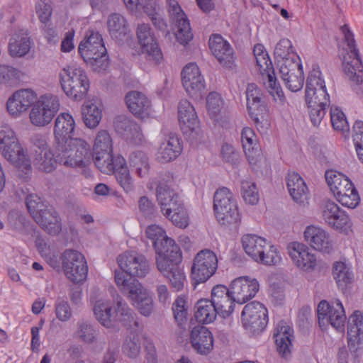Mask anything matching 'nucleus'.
Segmentation results:
<instances>
[{
	"mask_svg": "<svg viewBox=\"0 0 363 363\" xmlns=\"http://www.w3.org/2000/svg\"><path fill=\"white\" fill-rule=\"evenodd\" d=\"M305 102L312 124L319 125L330 104V99L325 79L317 65H313L306 79Z\"/></svg>",
	"mask_w": 363,
	"mask_h": 363,
	"instance_id": "nucleus-1",
	"label": "nucleus"
},
{
	"mask_svg": "<svg viewBox=\"0 0 363 363\" xmlns=\"http://www.w3.org/2000/svg\"><path fill=\"white\" fill-rule=\"evenodd\" d=\"M95 318L103 326L110 328L121 322L128 330H136L139 326L136 314L123 298L117 296L111 303L109 300L99 299L93 306Z\"/></svg>",
	"mask_w": 363,
	"mask_h": 363,
	"instance_id": "nucleus-2",
	"label": "nucleus"
},
{
	"mask_svg": "<svg viewBox=\"0 0 363 363\" xmlns=\"http://www.w3.org/2000/svg\"><path fill=\"white\" fill-rule=\"evenodd\" d=\"M116 284L121 293L136 306L144 316H150L153 311L152 296L135 278H128L123 272L116 273Z\"/></svg>",
	"mask_w": 363,
	"mask_h": 363,
	"instance_id": "nucleus-3",
	"label": "nucleus"
},
{
	"mask_svg": "<svg viewBox=\"0 0 363 363\" xmlns=\"http://www.w3.org/2000/svg\"><path fill=\"white\" fill-rule=\"evenodd\" d=\"M78 50L84 60L89 63L94 71L99 72L108 67L107 50L99 32L89 30L86 40L80 43Z\"/></svg>",
	"mask_w": 363,
	"mask_h": 363,
	"instance_id": "nucleus-4",
	"label": "nucleus"
},
{
	"mask_svg": "<svg viewBox=\"0 0 363 363\" xmlns=\"http://www.w3.org/2000/svg\"><path fill=\"white\" fill-rule=\"evenodd\" d=\"M176 251L162 257H156V264L159 272L168 279L172 288L176 291H182L186 284V278L183 267L180 266L182 261L179 248Z\"/></svg>",
	"mask_w": 363,
	"mask_h": 363,
	"instance_id": "nucleus-5",
	"label": "nucleus"
},
{
	"mask_svg": "<svg viewBox=\"0 0 363 363\" xmlns=\"http://www.w3.org/2000/svg\"><path fill=\"white\" fill-rule=\"evenodd\" d=\"M60 83L64 92L69 98L79 101L89 89V81L84 70L79 67L64 68L60 74Z\"/></svg>",
	"mask_w": 363,
	"mask_h": 363,
	"instance_id": "nucleus-6",
	"label": "nucleus"
},
{
	"mask_svg": "<svg viewBox=\"0 0 363 363\" xmlns=\"http://www.w3.org/2000/svg\"><path fill=\"white\" fill-rule=\"evenodd\" d=\"M341 32L350 50L343 55L342 67L345 74L357 84L363 82V65L356 48L354 35L347 25L341 27Z\"/></svg>",
	"mask_w": 363,
	"mask_h": 363,
	"instance_id": "nucleus-7",
	"label": "nucleus"
},
{
	"mask_svg": "<svg viewBox=\"0 0 363 363\" xmlns=\"http://www.w3.org/2000/svg\"><path fill=\"white\" fill-rule=\"evenodd\" d=\"M274 55L282 60L279 73L284 84L291 92H294L295 50L292 42L287 38L281 39L275 47Z\"/></svg>",
	"mask_w": 363,
	"mask_h": 363,
	"instance_id": "nucleus-8",
	"label": "nucleus"
},
{
	"mask_svg": "<svg viewBox=\"0 0 363 363\" xmlns=\"http://www.w3.org/2000/svg\"><path fill=\"white\" fill-rule=\"evenodd\" d=\"M319 326L324 330L330 323L337 330L343 332L346 315L341 301L338 299L329 303L327 301H321L317 308Z\"/></svg>",
	"mask_w": 363,
	"mask_h": 363,
	"instance_id": "nucleus-9",
	"label": "nucleus"
},
{
	"mask_svg": "<svg viewBox=\"0 0 363 363\" xmlns=\"http://www.w3.org/2000/svg\"><path fill=\"white\" fill-rule=\"evenodd\" d=\"M218 258L210 250H203L195 256L191 266V278L194 284L206 282L216 272Z\"/></svg>",
	"mask_w": 363,
	"mask_h": 363,
	"instance_id": "nucleus-10",
	"label": "nucleus"
},
{
	"mask_svg": "<svg viewBox=\"0 0 363 363\" xmlns=\"http://www.w3.org/2000/svg\"><path fill=\"white\" fill-rule=\"evenodd\" d=\"M62 267L67 279L74 283L84 281L88 267L84 255L74 250H66L61 255Z\"/></svg>",
	"mask_w": 363,
	"mask_h": 363,
	"instance_id": "nucleus-11",
	"label": "nucleus"
},
{
	"mask_svg": "<svg viewBox=\"0 0 363 363\" xmlns=\"http://www.w3.org/2000/svg\"><path fill=\"white\" fill-rule=\"evenodd\" d=\"M244 328L252 334H259L264 330L267 322V309L261 303L252 301L245 306L242 312Z\"/></svg>",
	"mask_w": 363,
	"mask_h": 363,
	"instance_id": "nucleus-12",
	"label": "nucleus"
},
{
	"mask_svg": "<svg viewBox=\"0 0 363 363\" xmlns=\"http://www.w3.org/2000/svg\"><path fill=\"white\" fill-rule=\"evenodd\" d=\"M117 261L121 270L115 271V279L118 272H123L128 278H141L150 271V264L145 257L135 252H126L119 255Z\"/></svg>",
	"mask_w": 363,
	"mask_h": 363,
	"instance_id": "nucleus-13",
	"label": "nucleus"
},
{
	"mask_svg": "<svg viewBox=\"0 0 363 363\" xmlns=\"http://www.w3.org/2000/svg\"><path fill=\"white\" fill-rule=\"evenodd\" d=\"M179 121L185 133L192 141L201 142L203 133L199 127V121L194 106L186 99L180 101L178 106Z\"/></svg>",
	"mask_w": 363,
	"mask_h": 363,
	"instance_id": "nucleus-14",
	"label": "nucleus"
},
{
	"mask_svg": "<svg viewBox=\"0 0 363 363\" xmlns=\"http://www.w3.org/2000/svg\"><path fill=\"white\" fill-rule=\"evenodd\" d=\"M60 108L56 96L45 95L34 105L30 112V119L35 126H45L50 123Z\"/></svg>",
	"mask_w": 363,
	"mask_h": 363,
	"instance_id": "nucleus-15",
	"label": "nucleus"
},
{
	"mask_svg": "<svg viewBox=\"0 0 363 363\" xmlns=\"http://www.w3.org/2000/svg\"><path fill=\"white\" fill-rule=\"evenodd\" d=\"M322 218L330 228L349 235L352 233V223L348 214L334 201H328L322 211Z\"/></svg>",
	"mask_w": 363,
	"mask_h": 363,
	"instance_id": "nucleus-16",
	"label": "nucleus"
},
{
	"mask_svg": "<svg viewBox=\"0 0 363 363\" xmlns=\"http://www.w3.org/2000/svg\"><path fill=\"white\" fill-rule=\"evenodd\" d=\"M170 21L177 28L176 38L182 45L187 44L193 38L189 21L176 0H166Z\"/></svg>",
	"mask_w": 363,
	"mask_h": 363,
	"instance_id": "nucleus-17",
	"label": "nucleus"
},
{
	"mask_svg": "<svg viewBox=\"0 0 363 363\" xmlns=\"http://www.w3.org/2000/svg\"><path fill=\"white\" fill-rule=\"evenodd\" d=\"M137 38L146 60L155 65L160 64L163 60V55L148 24L138 26Z\"/></svg>",
	"mask_w": 363,
	"mask_h": 363,
	"instance_id": "nucleus-18",
	"label": "nucleus"
},
{
	"mask_svg": "<svg viewBox=\"0 0 363 363\" xmlns=\"http://www.w3.org/2000/svg\"><path fill=\"white\" fill-rule=\"evenodd\" d=\"M230 288L233 300L242 304L255 296L259 289V284L255 278L240 277L231 282Z\"/></svg>",
	"mask_w": 363,
	"mask_h": 363,
	"instance_id": "nucleus-19",
	"label": "nucleus"
},
{
	"mask_svg": "<svg viewBox=\"0 0 363 363\" xmlns=\"http://www.w3.org/2000/svg\"><path fill=\"white\" fill-rule=\"evenodd\" d=\"M147 238L152 241L153 247L157 256L168 255L176 251L174 248H179L174 240L166 235L165 231L159 225H151L146 229Z\"/></svg>",
	"mask_w": 363,
	"mask_h": 363,
	"instance_id": "nucleus-20",
	"label": "nucleus"
},
{
	"mask_svg": "<svg viewBox=\"0 0 363 363\" xmlns=\"http://www.w3.org/2000/svg\"><path fill=\"white\" fill-rule=\"evenodd\" d=\"M305 241L314 250L324 253H330L333 250V242L330 234L323 228L311 225L303 232Z\"/></svg>",
	"mask_w": 363,
	"mask_h": 363,
	"instance_id": "nucleus-21",
	"label": "nucleus"
},
{
	"mask_svg": "<svg viewBox=\"0 0 363 363\" xmlns=\"http://www.w3.org/2000/svg\"><path fill=\"white\" fill-rule=\"evenodd\" d=\"M256 63L259 67V71L263 77H266L267 81L264 84L269 93L276 100L277 98L281 100L284 94L279 86L277 84V78L272 61L268 55H261L255 57Z\"/></svg>",
	"mask_w": 363,
	"mask_h": 363,
	"instance_id": "nucleus-22",
	"label": "nucleus"
},
{
	"mask_svg": "<svg viewBox=\"0 0 363 363\" xmlns=\"http://www.w3.org/2000/svg\"><path fill=\"white\" fill-rule=\"evenodd\" d=\"M37 95L30 89L16 91L6 103L9 113L13 116H18L28 109L36 101Z\"/></svg>",
	"mask_w": 363,
	"mask_h": 363,
	"instance_id": "nucleus-23",
	"label": "nucleus"
},
{
	"mask_svg": "<svg viewBox=\"0 0 363 363\" xmlns=\"http://www.w3.org/2000/svg\"><path fill=\"white\" fill-rule=\"evenodd\" d=\"M182 84L186 91L192 96L199 97L205 88L203 77L198 66L194 63L186 65L182 72Z\"/></svg>",
	"mask_w": 363,
	"mask_h": 363,
	"instance_id": "nucleus-24",
	"label": "nucleus"
},
{
	"mask_svg": "<svg viewBox=\"0 0 363 363\" xmlns=\"http://www.w3.org/2000/svg\"><path fill=\"white\" fill-rule=\"evenodd\" d=\"M156 196L161 211L164 216H169L174 210L183 206L178 194L164 182L158 181Z\"/></svg>",
	"mask_w": 363,
	"mask_h": 363,
	"instance_id": "nucleus-25",
	"label": "nucleus"
},
{
	"mask_svg": "<svg viewBox=\"0 0 363 363\" xmlns=\"http://www.w3.org/2000/svg\"><path fill=\"white\" fill-rule=\"evenodd\" d=\"M260 89L255 84H249L246 89L247 106L251 118L256 124L264 120L266 106L262 101Z\"/></svg>",
	"mask_w": 363,
	"mask_h": 363,
	"instance_id": "nucleus-26",
	"label": "nucleus"
},
{
	"mask_svg": "<svg viewBox=\"0 0 363 363\" xmlns=\"http://www.w3.org/2000/svg\"><path fill=\"white\" fill-rule=\"evenodd\" d=\"M294 330L283 320L280 321L274 329L273 337L279 355L288 359L292 355V337Z\"/></svg>",
	"mask_w": 363,
	"mask_h": 363,
	"instance_id": "nucleus-27",
	"label": "nucleus"
},
{
	"mask_svg": "<svg viewBox=\"0 0 363 363\" xmlns=\"http://www.w3.org/2000/svg\"><path fill=\"white\" fill-rule=\"evenodd\" d=\"M209 48L218 62L225 67L231 68L234 63L233 50L221 35L215 34L209 39Z\"/></svg>",
	"mask_w": 363,
	"mask_h": 363,
	"instance_id": "nucleus-28",
	"label": "nucleus"
},
{
	"mask_svg": "<svg viewBox=\"0 0 363 363\" xmlns=\"http://www.w3.org/2000/svg\"><path fill=\"white\" fill-rule=\"evenodd\" d=\"M347 343L351 352H356L363 343V314L355 311L349 318Z\"/></svg>",
	"mask_w": 363,
	"mask_h": 363,
	"instance_id": "nucleus-29",
	"label": "nucleus"
},
{
	"mask_svg": "<svg viewBox=\"0 0 363 363\" xmlns=\"http://www.w3.org/2000/svg\"><path fill=\"white\" fill-rule=\"evenodd\" d=\"M33 218L50 235H55L61 231V223L58 213L51 206H46L43 211L33 216Z\"/></svg>",
	"mask_w": 363,
	"mask_h": 363,
	"instance_id": "nucleus-30",
	"label": "nucleus"
},
{
	"mask_svg": "<svg viewBox=\"0 0 363 363\" xmlns=\"http://www.w3.org/2000/svg\"><path fill=\"white\" fill-rule=\"evenodd\" d=\"M190 342L192 347L201 354L211 352L213 347L211 333L203 325L195 326L191 331Z\"/></svg>",
	"mask_w": 363,
	"mask_h": 363,
	"instance_id": "nucleus-31",
	"label": "nucleus"
},
{
	"mask_svg": "<svg viewBox=\"0 0 363 363\" xmlns=\"http://www.w3.org/2000/svg\"><path fill=\"white\" fill-rule=\"evenodd\" d=\"M113 126L116 131L135 143L143 139V133L140 125L130 118L120 115L116 116L113 121Z\"/></svg>",
	"mask_w": 363,
	"mask_h": 363,
	"instance_id": "nucleus-32",
	"label": "nucleus"
},
{
	"mask_svg": "<svg viewBox=\"0 0 363 363\" xmlns=\"http://www.w3.org/2000/svg\"><path fill=\"white\" fill-rule=\"evenodd\" d=\"M125 103L129 111L137 118H145L149 116L151 104L144 94L129 91L125 96Z\"/></svg>",
	"mask_w": 363,
	"mask_h": 363,
	"instance_id": "nucleus-33",
	"label": "nucleus"
},
{
	"mask_svg": "<svg viewBox=\"0 0 363 363\" xmlns=\"http://www.w3.org/2000/svg\"><path fill=\"white\" fill-rule=\"evenodd\" d=\"M182 151L179 138L174 134H169L161 144L157 160L162 163L169 162L176 159Z\"/></svg>",
	"mask_w": 363,
	"mask_h": 363,
	"instance_id": "nucleus-34",
	"label": "nucleus"
},
{
	"mask_svg": "<svg viewBox=\"0 0 363 363\" xmlns=\"http://www.w3.org/2000/svg\"><path fill=\"white\" fill-rule=\"evenodd\" d=\"M75 122L73 117L67 113L58 115L54 127V142L67 141L72 139L71 134L74 132Z\"/></svg>",
	"mask_w": 363,
	"mask_h": 363,
	"instance_id": "nucleus-35",
	"label": "nucleus"
},
{
	"mask_svg": "<svg viewBox=\"0 0 363 363\" xmlns=\"http://www.w3.org/2000/svg\"><path fill=\"white\" fill-rule=\"evenodd\" d=\"M31 48L30 38L26 31L23 30L14 33L9 43V52L11 56L21 57L28 53Z\"/></svg>",
	"mask_w": 363,
	"mask_h": 363,
	"instance_id": "nucleus-36",
	"label": "nucleus"
},
{
	"mask_svg": "<svg viewBox=\"0 0 363 363\" xmlns=\"http://www.w3.org/2000/svg\"><path fill=\"white\" fill-rule=\"evenodd\" d=\"M1 152L4 158L15 167L22 168L26 171L30 169L31 163L18 141L15 143V147H6L5 150H2Z\"/></svg>",
	"mask_w": 363,
	"mask_h": 363,
	"instance_id": "nucleus-37",
	"label": "nucleus"
},
{
	"mask_svg": "<svg viewBox=\"0 0 363 363\" xmlns=\"http://www.w3.org/2000/svg\"><path fill=\"white\" fill-rule=\"evenodd\" d=\"M107 26L111 37L118 42L123 41L129 33V26L125 18L117 13L108 17Z\"/></svg>",
	"mask_w": 363,
	"mask_h": 363,
	"instance_id": "nucleus-38",
	"label": "nucleus"
},
{
	"mask_svg": "<svg viewBox=\"0 0 363 363\" xmlns=\"http://www.w3.org/2000/svg\"><path fill=\"white\" fill-rule=\"evenodd\" d=\"M69 146L74 147L75 160H71L73 164L79 167H86L91 162L92 152L90 145L80 138L69 139Z\"/></svg>",
	"mask_w": 363,
	"mask_h": 363,
	"instance_id": "nucleus-39",
	"label": "nucleus"
},
{
	"mask_svg": "<svg viewBox=\"0 0 363 363\" xmlns=\"http://www.w3.org/2000/svg\"><path fill=\"white\" fill-rule=\"evenodd\" d=\"M325 180L335 198L342 191H347L346 189L353 184L347 177L332 169L326 171Z\"/></svg>",
	"mask_w": 363,
	"mask_h": 363,
	"instance_id": "nucleus-40",
	"label": "nucleus"
},
{
	"mask_svg": "<svg viewBox=\"0 0 363 363\" xmlns=\"http://www.w3.org/2000/svg\"><path fill=\"white\" fill-rule=\"evenodd\" d=\"M242 242L245 252L254 260L257 259L269 244L267 240L255 235H246L242 237Z\"/></svg>",
	"mask_w": 363,
	"mask_h": 363,
	"instance_id": "nucleus-41",
	"label": "nucleus"
},
{
	"mask_svg": "<svg viewBox=\"0 0 363 363\" xmlns=\"http://www.w3.org/2000/svg\"><path fill=\"white\" fill-rule=\"evenodd\" d=\"M82 115L85 125L89 128H94L101 120L102 111L96 101H89L82 106Z\"/></svg>",
	"mask_w": 363,
	"mask_h": 363,
	"instance_id": "nucleus-42",
	"label": "nucleus"
},
{
	"mask_svg": "<svg viewBox=\"0 0 363 363\" xmlns=\"http://www.w3.org/2000/svg\"><path fill=\"white\" fill-rule=\"evenodd\" d=\"M54 150H55L56 160L59 164L67 167H79V164H74L71 161L75 160V154L74 147L69 146V140L54 142Z\"/></svg>",
	"mask_w": 363,
	"mask_h": 363,
	"instance_id": "nucleus-43",
	"label": "nucleus"
},
{
	"mask_svg": "<svg viewBox=\"0 0 363 363\" xmlns=\"http://www.w3.org/2000/svg\"><path fill=\"white\" fill-rule=\"evenodd\" d=\"M116 167L113 173L118 183L125 192H130L133 189V182L130 174L125 159L118 155L116 157Z\"/></svg>",
	"mask_w": 363,
	"mask_h": 363,
	"instance_id": "nucleus-44",
	"label": "nucleus"
},
{
	"mask_svg": "<svg viewBox=\"0 0 363 363\" xmlns=\"http://www.w3.org/2000/svg\"><path fill=\"white\" fill-rule=\"evenodd\" d=\"M195 318L199 323H212L218 314L214 305L208 299H201L196 304Z\"/></svg>",
	"mask_w": 363,
	"mask_h": 363,
	"instance_id": "nucleus-45",
	"label": "nucleus"
},
{
	"mask_svg": "<svg viewBox=\"0 0 363 363\" xmlns=\"http://www.w3.org/2000/svg\"><path fill=\"white\" fill-rule=\"evenodd\" d=\"M296 266L303 271L310 272L316 266L315 255L311 252L308 247L303 244L296 243Z\"/></svg>",
	"mask_w": 363,
	"mask_h": 363,
	"instance_id": "nucleus-46",
	"label": "nucleus"
},
{
	"mask_svg": "<svg viewBox=\"0 0 363 363\" xmlns=\"http://www.w3.org/2000/svg\"><path fill=\"white\" fill-rule=\"evenodd\" d=\"M35 155L33 159V165L39 170L45 172H51L55 168L57 157H55V150L54 145L52 150H45L43 153H38L37 150H35Z\"/></svg>",
	"mask_w": 363,
	"mask_h": 363,
	"instance_id": "nucleus-47",
	"label": "nucleus"
},
{
	"mask_svg": "<svg viewBox=\"0 0 363 363\" xmlns=\"http://www.w3.org/2000/svg\"><path fill=\"white\" fill-rule=\"evenodd\" d=\"M91 160L102 173L110 174L116 169V157H113L112 151L94 152Z\"/></svg>",
	"mask_w": 363,
	"mask_h": 363,
	"instance_id": "nucleus-48",
	"label": "nucleus"
},
{
	"mask_svg": "<svg viewBox=\"0 0 363 363\" xmlns=\"http://www.w3.org/2000/svg\"><path fill=\"white\" fill-rule=\"evenodd\" d=\"M234 198L230 190L225 187H223L218 189L213 197V209L215 214H219L220 216L223 213L224 208L234 207Z\"/></svg>",
	"mask_w": 363,
	"mask_h": 363,
	"instance_id": "nucleus-49",
	"label": "nucleus"
},
{
	"mask_svg": "<svg viewBox=\"0 0 363 363\" xmlns=\"http://www.w3.org/2000/svg\"><path fill=\"white\" fill-rule=\"evenodd\" d=\"M129 163L141 177L148 174L150 170L149 158L147 155L141 151L133 152L130 155Z\"/></svg>",
	"mask_w": 363,
	"mask_h": 363,
	"instance_id": "nucleus-50",
	"label": "nucleus"
},
{
	"mask_svg": "<svg viewBox=\"0 0 363 363\" xmlns=\"http://www.w3.org/2000/svg\"><path fill=\"white\" fill-rule=\"evenodd\" d=\"M333 274L339 287H343L351 283L354 278L350 267L342 262H337L334 264Z\"/></svg>",
	"mask_w": 363,
	"mask_h": 363,
	"instance_id": "nucleus-51",
	"label": "nucleus"
},
{
	"mask_svg": "<svg viewBox=\"0 0 363 363\" xmlns=\"http://www.w3.org/2000/svg\"><path fill=\"white\" fill-rule=\"evenodd\" d=\"M241 141L244 152L249 158H254L253 153L258 152L255 134L250 128H244L241 133Z\"/></svg>",
	"mask_w": 363,
	"mask_h": 363,
	"instance_id": "nucleus-52",
	"label": "nucleus"
},
{
	"mask_svg": "<svg viewBox=\"0 0 363 363\" xmlns=\"http://www.w3.org/2000/svg\"><path fill=\"white\" fill-rule=\"evenodd\" d=\"M346 189L347 191H342L335 199L342 206L350 208H354L360 202L358 191L354 184Z\"/></svg>",
	"mask_w": 363,
	"mask_h": 363,
	"instance_id": "nucleus-53",
	"label": "nucleus"
},
{
	"mask_svg": "<svg viewBox=\"0 0 363 363\" xmlns=\"http://www.w3.org/2000/svg\"><path fill=\"white\" fill-rule=\"evenodd\" d=\"M76 333L81 341L88 344L95 342L97 335V331L94 325L86 320H80L77 323Z\"/></svg>",
	"mask_w": 363,
	"mask_h": 363,
	"instance_id": "nucleus-54",
	"label": "nucleus"
},
{
	"mask_svg": "<svg viewBox=\"0 0 363 363\" xmlns=\"http://www.w3.org/2000/svg\"><path fill=\"white\" fill-rule=\"evenodd\" d=\"M231 208L232 209H229V207L224 208L222 211L223 213L220 216L219 214H215L219 223L223 225H233L237 226L240 221V217L235 200L234 201V207Z\"/></svg>",
	"mask_w": 363,
	"mask_h": 363,
	"instance_id": "nucleus-55",
	"label": "nucleus"
},
{
	"mask_svg": "<svg viewBox=\"0 0 363 363\" xmlns=\"http://www.w3.org/2000/svg\"><path fill=\"white\" fill-rule=\"evenodd\" d=\"M281 260V257L277 248L274 245L268 244L263 251V255H260L255 261L266 266H275L279 264Z\"/></svg>",
	"mask_w": 363,
	"mask_h": 363,
	"instance_id": "nucleus-56",
	"label": "nucleus"
},
{
	"mask_svg": "<svg viewBox=\"0 0 363 363\" xmlns=\"http://www.w3.org/2000/svg\"><path fill=\"white\" fill-rule=\"evenodd\" d=\"M138 329L139 327L136 330H130L131 334L126 337L122 347L123 353L130 358L136 357L138 355L140 350L139 337L137 335L134 333Z\"/></svg>",
	"mask_w": 363,
	"mask_h": 363,
	"instance_id": "nucleus-57",
	"label": "nucleus"
},
{
	"mask_svg": "<svg viewBox=\"0 0 363 363\" xmlns=\"http://www.w3.org/2000/svg\"><path fill=\"white\" fill-rule=\"evenodd\" d=\"M112 138L106 130H99L96 135L93 146L94 152L112 151Z\"/></svg>",
	"mask_w": 363,
	"mask_h": 363,
	"instance_id": "nucleus-58",
	"label": "nucleus"
},
{
	"mask_svg": "<svg viewBox=\"0 0 363 363\" xmlns=\"http://www.w3.org/2000/svg\"><path fill=\"white\" fill-rule=\"evenodd\" d=\"M330 121L333 128L339 131L349 130V125L343 111L338 107L332 106L330 109Z\"/></svg>",
	"mask_w": 363,
	"mask_h": 363,
	"instance_id": "nucleus-59",
	"label": "nucleus"
},
{
	"mask_svg": "<svg viewBox=\"0 0 363 363\" xmlns=\"http://www.w3.org/2000/svg\"><path fill=\"white\" fill-rule=\"evenodd\" d=\"M241 193L244 201L249 204L255 205L259 201V194L255 183L243 181L241 184Z\"/></svg>",
	"mask_w": 363,
	"mask_h": 363,
	"instance_id": "nucleus-60",
	"label": "nucleus"
},
{
	"mask_svg": "<svg viewBox=\"0 0 363 363\" xmlns=\"http://www.w3.org/2000/svg\"><path fill=\"white\" fill-rule=\"evenodd\" d=\"M236 302L232 297V294H228L225 297L220 299L219 302L214 303L215 308L218 315L223 318L228 317L234 311V303Z\"/></svg>",
	"mask_w": 363,
	"mask_h": 363,
	"instance_id": "nucleus-61",
	"label": "nucleus"
},
{
	"mask_svg": "<svg viewBox=\"0 0 363 363\" xmlns=\"http://www.w3.org/2000/svg\"><path fill=\"white\" fill-rule=\"evenodd\" d=\"M223 105V100L216 92H211L206 97V107L211 118H216L218 116Z\"/></svg>",
	"mask_w": 363,
	"mask_h": 363,
	"instance_id": "nucleus-62",
	"label": "nucleus"
},
{
	"mask_svg": "<svg viewBox=\"0 0 363 363\" xmlns=\"http://www.w3.org/2000/svg\"><path fill=\"white\" fill-rule=\"evenodd\" d=\"M18 141L15 133L9 125L0 126V151L5 150L6 147H15V143Z\"/></svg>",
	"mask_w": 363,
	"mask_h": 363,
	"instance_id": "nucleus-63",
	"label": "nucleus"
},
{
	"mask_svg": "<svg viewBox=\"0 0 363 363\" xmlns=\"http://www.w3.org/2000/svg\"><path fill=\"white\" fill-rule=\"evenodd\" d=\"M35 11L43 24L49 23L52 13L50 0H39L35 4Z\"/></svg>",
	"mask_w": 363,
	"mask_h": 363,
	"instance_id": "nucleus-64",
	"label": "nucleus"
}]
</instances>
